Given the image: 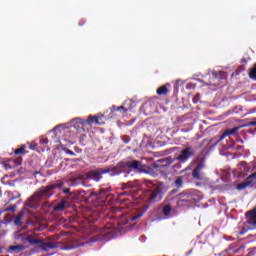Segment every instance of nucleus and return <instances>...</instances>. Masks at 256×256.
Returning a JSON list of instances; mask_svg holds the SVG:
<instances>
[{
	"mask_svg": "<svg viewBox=\"0 0 256 256\" xmlns=\"http://www.w3.org/2000/svg\"><path fill=\"white\" fill-rule=\"evenodd\" d=\"M85 127H88L85 120L81 118L74 119V129H76L78 133H81V131H85Z\"/></svg>",
	"mask_w": 256,
	"mask_h": 256,
	"instance_id": "9b49d317",
	"label": "nucleus"
},
{
	"mask_svg": "<svg viewBox=\"0 0 256 256\" xmlns=\"http://www.w3.org/2000/svg\"><path fill=\"white\" fill-rule=\"evenodd\" d=\"M4 211L5 212L11 211L12 213H15V211H17V206L16 205L10 206V207L4 209Z\"/></svg>",
	"mask_w": 256,
	"mask_h": 256,
	"instance_id": "bb28decb",
	"label": "nucleus"
},
{
	"mask_svg": "<svg viewBox=\"0 0 256 256\" xmlns=\"http://www.w3.org/2000/svg\"><path fill=\"white\" fill-rule=\"evenodd\" d=\"M131 187L133 186H131L130 182L122 184V189H131Z\"/></svg>",
	"mask_w": 256,
	"mask_h": 256,
	"instance_id": "c756f323",
	"label": "nucleus"
},
{
	"mask_svg": "<svg viewBox=\"0 0 256 256\" xmlns=\"http://www.w3.org/2000/svg\"><path fill=\"white\" fill-rule=\"evenodd\" d=\"M156 93L160 96L167 95V93H169V89L167 88L166 85H163L157 89Z\"/></svg>",
	"mask_w": 256,
	"mask_h": 256,
	"instance_id": "f3484780",
	"label": "nucleus"
},
{
	"mask_svg": "<svg viewBox=\"0 0 256 256\" xmlns=\"http://www.w3.org/2000/svg\"><path fill=\"white\" fill-rule=\"evenodd\" d=\"M245 249V245L240 246L238 249H235L233 253H239V251H243Z\"/></svg>",
	"mask_w": 256,
	"mask_h": 256,
	"instance_id": "7c9ffc66",
	"label": "nucleus"
},
{
	"mask_svg": "<svg viewBox=\"0 0 256 256\" xmlns=\"http://www.w3.org/2000/svg\"><path fill=\"white\" fill-rule=\"evenodd\" d=\"M24 216H25V211L23 210L20 211L15 218V221H14L15 225H21V219H23Z\"/></svg>",
	"mask_w": 256,
	"mask_h": 256,
	"instance_id": "a211bd4d",
	"label": "nucleus"
},
{
	"mask_svg": "<svg viewBox=\"0 0 256 256\" xmlns=\"http://www.w3.org/2000/svg\"><path fill=\"white\" fill-rule=\"evenodd\" d=\"M205 168V164L203 162H199L197 166L192 171V177L197 179V181L203 180V176H201V170Z\"/></svg>",
	"mask_w": 256,
	"mask_h": 256,
	"instance_id": "1a4fd4ad",
	"label": "nucleus"
},
{
	"mask_svg": "<svg viewBox=\"0 0 256 256\" xmlns=\"http://www.w3.org/2000/svg\"><path fill=\"white\" fill-rule=\"evenodd\" d=\"M240 142H242V143H243V140H240Z\"/></svg>",
	"mask_w": 256,
	"mask_h": 256,
	"instance_id": "37998d69",
	"label": "nucleus"
},
{
	"mask_svg": "<svg viewBox=\"0 0 256 256\" xmlns=\"http://www.w3.org/2000/svg\"><path fill=\"white\" fill-rule=\"evenodd\" d=\"M63 187V182H56L48 186L41 187L27 202V207L30 209H35L37 207V202L41 199H49L55 193L54 189H61Z\"/></svg>",
	"mask_w": 256,
	"mask_h": 256,
	"instance_id": "f03ea898",
	"label": "nucleus"
},
{
	"mask_svg": "<svg viewBox=\"0 0 256 256\" xmlns=\"http://www.w3.org/2000/svg\"><path fill=\"white\" fill-rule=\"evenodd\" d=\"M120 195H127V192L121 193Z\"/></svg>",
	"mask_w": 256,
	"mask_h": 256,
	"instance_id": "ea45409f",
	"label": "nucleus"
},
{
	"mask_svg": "<svg viewBox=\"0 0 256 256\" xmlns=\"http://www.w3.org/2000/svg\"><path fill=\"white\" fill-rule=\"evenodd\" d=\"M34 175H39V171H35V172H34Z\"/></svg>",
	"mask_w": 256,
	"mask_h": 256,
	"instance_id": "58836bf2",
	"label": "nucleus"
},
{
	"mask_svg": "<svg viewBox=\"0 0 256 256\" xmlns=\"http://www.w3.org/2000/svg\"><path fill=\"white\" fill-rule=\"evenodd\" d=\"M249 77L250 79H253V81H256V64H254V67L250 69Z\"/></svg>",
	"mask_w": 256,
	"mask_h": 256,
	"instance_id": "412c9836",
	"label": "nucleus"
},
{
	"mask_svg": "<svg viewBox=\"0 0 256 256\" xmlns=\"http://www.w3.org/2000/svg\"><path fill=\"white\" fill-rule=\"evenodd\" d=\"M177 167H181V164H178Z\"/></svg>",
	"mask_w": 256,
	"mask_h": 256,
	"instance_id": "79ce46f5",
	"label": "nucleus"
},
{
	"mask_svg": "<svg viewBox=\"0 0 256 256\" xmlns=\"http://www.w3.org/2000/svg\"><path fill=\"white\" fill-rule=\"evenodd\" d=\"M14 163L15 165H21V163H23V157L18 156L14 159Z\"/></svg>",
	"mask_w": 256,
	"mask_h": 256,
	"instance_id": "a878e982",
	"label": "nucleus"
},
{
	"mask_svg": "<svg viewBox=\"0 0 256 256\" xmlns=\"http://www.w3.org/2000/svg\"><path fill=\"white\" fill-rule=\"evenodd\" d=\"M79 25L80 27H83V25H85V20H80Z\"/></svg>",
	"mask_w": 256,
	"mask_h": 256,
	"instance_id": "e433bc0d",
	"label": "nucleus"
},
{
	"mask_svg": "<svg viewBox=\"0 0 256 256\" xmlns=\"http://www.w3.org/2000/svg\"><path fill=\"white\" fill-rule=\"evenodd\" d=\"M141 215H143V214H138L135 218H133V219H139V217H141Z\"/></svg>",
	"mask_w": 256,
	"mask_h": 256,
	"instance_id": "4c0bfd02",
	"label": "nucleus"
},
{
	"mask_svg": "<svg viewBox=\"0 0 256 256\" xmlns=\"http://www.w3.org/2000/svg\"><path fill=\"white\" fill-rule=\"evenodd\" d=\"M174 185L175 187H183V176H179L176 178V180L174 181Z\"/></svg>",
	"mask_w": 256,
	"mask_h": 256,
	"instance_id": "4be33fe9",
	"label": "nucleus"
},
{
	"mask_svg": "<svg viewBox=\"0 0 256 256\" xmlns=\"http://www.w3.org/2000/svg\"><path fill=\"white\" fill-rule=\"evenodd\" d=\"M27 249V246L23 245V244H19V245H12L9 247V251H25Z\"/></svg>",
	"mask_w": 256,
	"mask_h": 256,
	"instance_id": "4468645a",
	"label": "nucleus"
},
{
	"mask_svg": "<svg viewBox=\"0 0 256 256\" xmlns=\"http://www.w3.org/2000/svg\"><path fill=\"white\" fill-rule=\"evenodd\" d=\"M193 155H195V149H193L191 146H188L181 150L180 154L176 157V161L187 163V161H189Z\"/></svg>",
	"mask_w": 256,
	"mask_h": 256,
	"instance_id": "39448f33",
	"label": "nucleus"
},
{
	"mask_svg": "<svg viewBox=\"0 0 256 256\" xmlns=\"http://www.w3.org/2000/svg\"><path fill=\"white\" fill-rule=\"evenodd\" d=\"M209 143H210L209 140L204 139V140L202 141V144H201V145H205V144H206V145H209Z\"/></svg>",
	"mask_w": 256,
	"mask_h": 256,
	"instance_id": "f704fd0d",
	"label": "nucleus"
},
{
	"mask_svg": "<svg viewBox=\"0 0 256 256\" xmlns=\"http://www.w3.org/2000/svg\"><path fill=\"white\" fill-rule=\"evenodd\" d=\"M256 126V121H251L248 123V127H255Z\"/></svg>",
	"mask_w": 256,
	"mask_h": 256,
	"instance_id": "473e14b6",
	"label": "nucleus"
},
{
	"mask_svg": "<svg viewBox=\"0 0 256 256\" xmlns=\"http://www.w3.org/2000/svg\"><path fill=\"white\" fill-rule=\"evenodd\" d=\"M111 188H100L97 192H91L90 197H96V199H100L101 201H105L107 197H109V192Z\"/></svg>",
	"mask_w": 256,
	"mask_h": 256,
	"instance_id": "6e6552de",
	"label": "nucleus"
},
{
	"mask_svg": "<svg viewBox=\"0 0 256 256\" xmlns=\"http://www.w3.org/2000/svg\"><path fill=\"white\" fill-rule=\"evenodd\" d=\"M173 163V158L167 157L157 160L152 164L153 169H165V167H169Z\"/></svg>",
	"mask_w": 256,
	"mask_h": 256,
	"instance_id": "0eeeda50",
	"label": "nucleus"
},
{
	"mask_svg": "<svg viewBox=\"0 0 256 256\" xmlns=\"http://www.w3.org/2000/svg\"><path fill=\"white\" fill-rule=\"evenodd\" d=\"M130 169L142 173L143 165L139 160L121 161L116 166H110L108 168H98L96 170L88 172L87 179H93V181H100L103 179L102 175H105L107 173H110V177H117L123 173L129 175V173H131Z\"/></svg>",
	"mask_w": 256,
	"mask_h": 256,
	"instance_id": "f257e3e1",
	"label": "nucleus"
},
{
	"mask_svg": "<svg viewBox=\"0 0 256 256\" xmlns=\"http://www.w3.org/2000/svg\"><path fill=\"white\" fill-rule=\"evenodd\" d=\"M85 121V123H86V125L88 126V127H91V125H93V123L95 124V125H97V115L96 116H88V119H86V120H84Z\"/></svg>",
	"mask_w": 256,
	"mask_h": 256,
	"instance_id": "2eb2a0df",
	"label": "nucleus"
},
{
	"mask_svg": "<svg viewBox=\"0 0 256 256\" xmlns=\"http://www.w3.org/2000/svg\"><path fill=\"white\" fill-rule=\"evenodd\" d=\"M27 153H29V151H27V146L25 145L14 150V155H27Z\"/></svg>",
	"mask_w": 256,
	"mask_h": 256,
	"instance_id": "ddd939ff",
	"label": "nucleus"
},
{
	"mask_svg": "<svg viewBox=\"0 0 256 256\" xmlns=\"http://www.w3.org/2000/svg\"><path fill=\"white\" fill-rule=\"evenodd\" d=\"M47 143H49V139H47L46 137L40 138V145H47Z\"/></svg>",
	"mask_w": 256,
	"mask_h": 256,
	"instance_id": "cd10ccee",
	"label": "nucleus"
},
{
	"mask_svg": "<svg viewBox=\"0 0 256 256\" xmlns=\"http://www.w3.org/2000/svg\"><path fill=\"white\" fill-rule=\"evenodd\" d=\"M96 125H105V115H96Z\"/></svg>",
	"mask_w": 256,
	"mask_h": 256,
	"instance_id": "aec40b11",
	"label": "nucleus"
},
{
	"mask_svg": "<svg viewBox=\"0 0 256 256\" xmlns=\"http://www.w3.org/2000/svg\"><path fill=\"white\" fill-rule=\"evenodd\" d=\"M246 217L248 220L245 222L244 227L238 233L239 235H245L247 231H253V229H256V208L246 212Z\"/></svg>",
	"mask_w": 256,
	"mask_h": 256,
	"instance_id": "20e7f679",
	"label": "nucleus"
},
{
	"mask_svg": "<svg viewBox=\"0 0 256 256\" xmlns=\"http://www.w3.org/2000/svg\"><path fill=\"white\" fill-rule=\"evenodd\" d=\"M122 141H123V143H126V144L130 143L131 137L124 135V136H122Z\"/></svg>",
	"mask_w": 256,
	"mask_h": 256,
	"instance_id": "c85d7f7f",
	"label": "nucleus"
},
{
	"mask_svg": "<svg viewBox=\"0 0 256 256\" xmlns=\"http://www.w3.org/2000/svg\"><path fill=\"white\" fill-rule=\"evenodd\" d=\"M0 253H3V248L0 247Z\"/></svg>",
	"mask_w": 256,
	"mask_h": 256,
	"instance_id": "a19ab883",
	"label": "nucleus"
},
{
	"mask_svg": "<svg viewBox=\"0 0 256 256\" xmlns=\"http://www.w3.org/2000/svg\"><path fill=\"white\" fill-rule=\"evenodd\" d=\"M62 193H64V195H68V193H71V189L70 188H65L62 190Z\"/></svg>",
	"mask_w": 256,
	"mask_h": 256,
	"instance_id": "2f4dec72",
	"label": "nucleus"
},
{
	"mask_svg": "<svg viewBox=\"0 0 256 256\" xmlns=\"http://www.w3.org/2000/svg\"><path fill=\"white\" fill-rule=\"evenodd\" d=\"M66 153H67L68 155H75V152H73V151H71V150H69V149L66 151Z\"/></svg>",
	"mask_w": 256,
	"mask_h": 256,
	"instance_id": "c9c22d12",
	"label": "nucleus"
},
{
	"mask_svg": "<svg viewBox=\"0 0 256 256\" xmlns=\"http://www.w3.org/2000/svg\"><path fill=\"white\" fill-rule=\"evenodd\" d=\"M235 151H241V149H243V146L241 145H237L234 147Z\"/></svg>",
	"mask_w": 256,
	"mask_h": 256,
	"instance_id": "72a5a7b5",
	"label": "nucleus"
},
{
	"mask_svg": "<svg viewBox=\"0 0 256 256\" xmlns=\"http://www.w3.org/2000/svg\"><path fill=\"white\" fill-rule=\"evenodd\" d=\"M239 129H241V126H237L232 129L225 130L221 135L220 139H225V137H229V135H235L237 131H239Z\"/></svg>",
	"mask_w": 256,
	"mask_h": 256,
	"instance_id": "f8f14e48",
	"label": "nucleus"
},
{
	"mask_svg": "<svg viewBox=\"0 0 256 256\" xmlns=\"http://www.w3.org/2000/svg\"><path fill=\"white\" fill-rule=\"evenodd\" d=\"M77 247H79V245H77V244H68V245L64 246V250L71 251V249H77Z\"/></svg>",
	"mask_w": 256,
	"mask_h": 256,
	"instance_id": "b1692460",
	"label": "nucleus"
},
{
	"mask_svg": "<svg viewBox=\"0 0 256 256\" xmlns=\"http://www.w3.org/2000/svg\"><path fill=\"white\" fill-rule=\"evenodd\" d=\"M211 76H212V81H215L216 79H219V77H221V74L217 71H213L211 73Z\"/></svg>",
	"mask_w": 256,
	"mask_h": 256,
	"instance_id": "393cba45",
	"label": "nucleus"
},
{
	"mask_svg": "<svg viewBox=\"0 0 256 256\" xmlns=\"http://www.w3.org/2000/svg\"><path fill=\"white\" fill-rule=\"evenodd\" d=\"M149 201L152 203H157L163 199V192L160 187H154L152 190L148 191Z\"/></svg>",
	"mask_w": 256,
	"mask_h": 256,
	"instance_id": "423d86ee",
	"label": "nucleus"
},
{
	"mask_svg": "<svg viewBox=\"0 0 256 256\" xmlns=\"http://www.w3.org/2000/svg\"><path fill=\"white\" fill-rule=\"evenodd\" d=\"M55 211H64L65 210V201H61L54 207Z\"/></svg>",
	"mask_w": 256,
	"mask_h": 256,
	"instance_id": "5701e85b",
	"label": "nucleus"
},
{
	"mask_svg": "<svg viewBox=\"0 0 256 256\" xmlns=\"http://www.w3.org/2000/svg\"><path fill=\"white\" fill-rule=\"evenodd\" d=\"M110 111L111 113H115L116 111H124V113H127V109L124 107V106H115L113 105L111 108H110Z\"/></svg>",
	"mask_w": 256,
	"mask_h": 256,
	"instance_id": "6ab92c4d",
	"label": "nucleus"
},
{
	"mask_svg": "<svg viewBox=\"0 0 256 256\" xmlns=\"http://www.w3.org/2000/svg\"><path fill=\"white\" fill-rule=\"evenodd\" d=\"M173 210V207L171 204H167L162 208V213L165 215V217H169L171 215V211Z\"/></svg>",
	"mask_w": 256,
	"mask_h": 256,
	"instance_id": "dca6fc26",
	"label": "nucleus"
},
{
	"mask_svg": "<svg viewBox=\"0 0 256 256\" xmlns=\"http://www.w3.org/2000/svg\"><path fill=\"white\" fill-rule=\"evenodd\" d=\"M23 243H29V245H39L42 251H51V249H57L59 243L57 242H45L44 239L39 238V234H30L22 237Z\"/></svg>",
	"mask_w": 256,
	"mask_h": 256,
	"instance_id": "7ed1b4c3",
	"label": "nucleus"
},
{
	"mask_svg": "<svg viewBox=\"0 0 256 256\" xmlns=\"http://www.w3.org/2000/svg\"><path fill=\"white\" fill-rule=\"evenodd\" d=\"M180 205H194L195 204V198H193V195L191 194H181V198L179 200Z\"/></svg>",
	"mask_w": 256,
	"mask_h": 256,
	"instance_id": "9d476101",
	"label": "nucleus"
}]
</instances>
